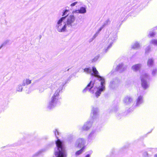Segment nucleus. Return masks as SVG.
<instances>
[{
	"label": "nucleus",
	"instance_id": "f257e3e1",
	"mask_svg": "<svg viewBox=\"0 0 157 157\" xmlns=\"http://www.w3.org/2000/svg\"><path fill=\"white\" fill-rule=\"evenodd\" d=\"M84 71L90 74L93 78L92 80L90 81L83 90V92L85 93L88 90L90 93H94L96 91L95 95L96 97L98 98L101 93L105 90V79L98 74L99 73L95 67H93L92 70L89 68H86L84 69Z\"/></svg>",
	"mask_w": 157,
	"mask_h": 157
},
{
	"label": "nucleus",
	"instance_id": "f03ea898",
	"mask_svg": "<svg viewBox=\"0 0 157 157\" xmlns=\"http://www.w3.org/2000/svg\"><path fill=\"white\" fill-rule=\"evenodd\" d=\"M56 137L57 140L56 141L57 147L55 149V154L56 157H66L65 148L63 142L59 139L56 135V133L59 135V132L57 130H55L54 132Z\"/></svg>",
	"mask_w": 157,
	"mask_h": 157
},
{
	"label": "nucleus",
	"instance_id": "7ed1b4c3",
	"mask_svg": "<svg viewBox=\"0 0 157 157\" xmlns=\"http://www.w3.org/2000/svg\"><path fill=\"white\" fill-rule=\"evenodd\" d=\"M63 86V85L59 88L49 101L48 108L49 109L53 108L56 105L59 97V93L62 91Z\"/></svg>",
	"mask_w": 157,
	"mask_h": 157
},
{
	"label": "nucleus",
	"instance_id": "20e7f679",
	"mask_svg": "<svg viewBox=\"0 0 157 157\" xmlns=\"http://www.w3.org/2000/svg\"><path fill=\"white\" fill-rule=\"evenodd\" d=\"M64 19V17H62L57 21L55 27L59 32L63 33L67 31L66 28L68 26L63 21Z\"/></svg>",
	"mask_w": 157,
	"mask_h": 157
},
{
	"label": "nucleus",
	"instance_id": "39448f33",
	"mask_svg": "<svg viewBox=\"0 0 157 157\" xmlns=\"http://www.w3.org/2000/svg\"><path fill=\"white\" fill-rule=\"evenodd\" d=\"M149 76L147 74H144L141 76L142 86L144 89H146L149 87L147 80L149 79Z\"/></svg>",
	"mask_w": 157,
	"mask_h": 157
},
{
	"label": "nucleus",
	"instance_id": "423d86ee",
	"mask_svg": "<svg viewBox=\"0 0 157 157\" xmlns=\"http://www.w3.org/2000/svg\"><path fill=\"white\" fill-rule=\"evenodd\" d=\"M74 14H72L66 17H64V21L68 27H72V24L75 21V17Z\"/></svg>",
	"mask_w": 157,
	"mask_h": 157
},
{
	"label": "nucleus",
	"instance_id": "0eeeda50",
	"mask_svg": "<svg viewBox=\"0 0 157 157\" xmlns=\"http://www.w3.org/2000/svg\"><path fill=\"white\" fill-rule=\"evenodd\" d=\"M119 83V81L117 79H113L110 82L109 87L112 89H116L118 86Z\"/></svg>",
	"mask_w": 157,
	"mask_h": 157
},
{
	"label": "nucleus",
	"instance_id": "6e6552de",
	"mask_svg": "<svg viewBox=\"0 0 157 157\" xmlns=\"http://www.w3.org/2000/svg\"><path fill=\"white\" fill-rule=\"evenodd\" d=\"M133 99L130 96H125L123 99V102L125 105H128L133 102Z\"/></svg>",
	"mask_w": 157,
	"mask_h": 157
},
{
	"label": "nucleus",
	"instance_id": "1a4fd4ad",
	"mask_svg": "<svg viewBox=\"0 0 157 157\" xmlns=\"http://www.w3.org/2000/svg\"><path fill=\"white\" fill-rule=\"evenodd\" d=\"M85 141L83 138H79L76 141L75 144V146L77 147H81L84 146Z\"/></svg>",
	"mask_w": 157,
	"mask_h": 157
},
{
	"label": "nucleus",
	"instance_id": "9d476101",
	"mask_svg": "<svg viewBox=\"0 0 157 157\" xmlns=\"http://www.w3.org/2000/svg\"><path fill=\"white\" fill-rule=\"evenodd\" d=\"M86 10L85 7H81L80 9L78 10H76L73 11L72 12V14L75 13H81L84 14L86 13Z\"/></svg>",
	"mask_w": 157,
	"mask_h": 157
},
{
	"label": "nucleus",
	"instance_id": "9b49d317",
	"mask_svg": "<svg viewBox=\"0 0 157 157\" xmlns=\"http://www.w3.org/2000/svg\"><path fill=\"white\" fill-rule=\"evenodd\" d=\"M92 122L91 121L87 122L85 123L82 128V129L84 130H87L91 127Z\"/></svg>",
	"mask_w": 157,
	"mask_h": 157
},
{
	"label": "nucleus",
	"instance_id": "f8f14e48",
	"mask_svg": "<svg viewBox=\"0 0 157 157\" xmlns=\"http://www.w3.org/2000/svg\"><path fill=\"white\" fill-rule=\"evenodd\" d=\"M114 38L113 39H109V45L107 48H105V52H106L108 51V50L111 47L114 41Z\"/></svg>",
	"mask_w": 157,
	"mask_h": 157
},
{
	"label": "nucleus",
	"instance_id": "ddd939ff",
	"mask_svg": "<svg viewBox=\"0 0 157 157\" xmlns=\"http://www.w3.org/2000/svg\"><path fill=\"white\" fill-rule=\"evenodd\" d=\"M98 108L94 107H93L92 108V113L91 116V114L93 115V116H92L93 119H94L96 118V116L98 115Z\"/></svg>",
	"mask_w": 157,
	"mask_h": 157
},
{
	"label": "nucleus",
	"instance_id": "4468645a",
	"mask_svg": "<svg viewBox=\"0 0 157 157\" xmlns=\"http://www.w3.org/2000/svg\"><path fill=\"white\" fill-rule=\"evenodd\" d=\"M143 102V97L140 96L138 97V98L136 100V106H139L140 104L142 103Z\"/></svg>",
	"mask_w": 157,
	"mask_h": 157
},
{
	"label": "nucleus",
	"instance_id": "2eb2a0df",
	"mask_svg": "<svg viewBox=\"0 0 157 157\" xmlns=\"http://www.w3.org/2000/svg\"><path fill=\"white\" fill-rule=\"evenodd\" d=\"M124 67L122 63L119 64L117 65L116 68V70L120 72H122L124 70Z\"/></svg>",
	"mask_w": 157,
	"mask_h": 157
},
{
	"label": "nucleus",
	"instance_id": "dca6fc26",
	"mask_svg": "<svg viewBox=\"0 0 157 157\" xmlns=\"http://www.w3.org/2000/svg\"><path fill=\"white\" fill-rule=\"evenodd\" d=\"M142 67V65L140 64H137L134 65H133L132 67V69L135 71H139L141 67Z\"/></svg>",
	"mask_w": 157,
	"mask_h": 157
},
{
	"label": "nucleus",
	"instance_id": "f3484780",
	"mask_svg": "<svg viewBox=\"0 0 157 157\" xmlns=\"http://www.w3.org/2000/svg\"><path fill=\"white\" fill-rule=\"evenodd\" d=\"M31 83V80L28 79L26 78L25 79H24L22 83V85L24 86L26 85H28Z\"/></svg>",
	"mask_w": 157,
	"mask_h": 157
},
{
	"label": "nucleus",
	"instance_id": "a211bd4d",
	"mask_svg": "<svg viewBox=\"0 0 157 157\" xmlns=\"http://www.w3.org/2000/svg\"><path fill=\"white\" fill-rule=\"evenodd\" d=\"M154 60L153 59L150 58L149 59L147 62V66L149 67L152 66L154 63Z\"/></svg>",
	"mask_w": 157,
	"mask_h": 157
},
{
	"label": "nucleus",
	"instance_id": "6ab92c4d",
	"mask_svg": "<svg viewBox=\"0 0 157 157\" xmlns=\"http://www.w3.org/2000/svg\"><path fill=\"white\" fill-rule=\"evenodd\" d=\"M140 47V44L137 42H135L133 45H132V48L134 49H137Z\"/></svg>",
	"mask_w": 157,
	"mask_h": 157
},
{
	"label": "nucleus",
	"instance_id": "aec40b11",
	"mask_svg": "<svg viewBox=\"0 0 157 157\" xmlns=\"http://www.w3.org/2000/svg\"><path fill=\"white\" fill-rule=\"evenodd\" d=\"M69 11V10H64L62 14V17H66L68 16L69 15L67 14V13H68Z\"/></svg>",
	"mask_w": 157,
	"mask_h": 157
},
{
	"label": "nucleus",
	"instance_id": "412c9836",
	"mask_svg": "<svg viewBox=\"0 0 157 157\" xmlns=\"http://www.w3.org/2000/svg\"><path fill=\"white\" fill-rule=\"evenodd\" d=\"M23 86L22 85V83L19 84L17 86L16 88V90L17 91L21 92L22 91L23 88L22 86Z\"/></svg>",
	"mask_w": 157,
	"mask_h": 157
},
{
	"label": "nucleus",
	"instance_id": "4be33fe9",
	"mask_svg": "<svg viewBox=\"0 0 157 157\" xmlns=\"http://www.w3.org/2000/svg\"><path fill=\"white\" fill-rule=\"evenodd\" d=\"M84 147H82V148L81 149L77 151L76 152V153H75L76 155H79L81 154L84 151Z\"/></svg>",
	"mask_w": 157,
	"mask_h": 157
},
{
	"label": "nucleus",
	"instance_id": "5701e85b",
	"mask_svg": "<svg viewBox=\"0 0 157 157\" xmlns=\"http://www.w3.org/2000/svg\"><path fill=\"white\" fill-rule=\"evenodd\" d=\"M95 136L94 132V131H92L90 134L88 136V139H91L93 137H94Z\"/></svg>",
	"mask_w": 157,
	"mask_h": 157
},
{
	"label": "nucleus",
	"instance_id": "b1692460",
	"mask_svg": "<svg viewBox=\"0 0 157 157\" xmlns=\"http://www.w3.org/2000/svg\"><path fill=\"white\" fill-rule=\"evenodd\" d=\"M152 75L153 76H157V69H153L152 71Z\"/></svg>",
	"mask_w": 157,
	"mask_h": 157
},
{
	"label": "nucleus",
	"instance_id": "393cba45",
	"mask_svg": "<svg viewBox=\"0 0 157 157\" xmlns=\"http://www.w3.org/2000/svg\"><path fill=\"white\" fill-rule=\"evenodd\" d=\"M110 21L109 19L107 20L102 25L103 26L105 27L106 25H108L110 24Z\"/></svg>",
	"mask_w": 157,
	"mask_h": 157
},
{
	"label": "nucleus",
	"instance_id": "a878e982",
	"mask_svg": "<svg viewBox=\"0 0 157 157\" xmlns=\"http://www.w3.org/2000/svg\"><path fill=\"white\" fill-rule=\"evenodd\" d=\"M151 42L153 44L157 46V40L155 39L152 40Z\"/></svg>",
	"mask_w": 157,
	"mask_h": 157
},
{
	"label": "nucleus",
	"instance_id": "bb28decb",
	"mask_svg": "<svg viewBox=\"0 0 157 157\" xmlns=\"http://www.w3.org/2000/svg\"><path fill=\"white\" fill-rule=\"evenodd\" d=\"M98 34L99 33H98L96 32V33L94 35V36H93L92 38H91V40L90 41V42L92 41L94 39H95L96 38V37L98 35Z\"/></svg>",
	"mask_w": 157,
	"mask_h": 157
},
{
	"label": "nucleus",
	"instance_id": "cd10ccee",
	"mask_svg": "<svg viewBox=\"0 0 157 157\" xmlns=\"http://www.w3.org/2000/svg\"><path fill=\"white\" fill-rule=\"evenodd\" d=\"M99 57V56H96L92 60V62H96L98 59Z\"/></svg>",
	"mask_w": 157,
	"mask_h": 157
},
{
	"label": "nucleus",
	"instance_id": "c85d7f7f",
	"mask_svg": "<svg viewBox=\"0 0 157 157\" xmlns=\"http://www.w3.org/2000/svg\"><path fill=\"white\" fill-rule=\"evenodd\" d=\"M45 151V149H42V150H40V151H38L37 152L36 154H35V155H36V156H37L38 155H39V154H40V153H41L42 152Z\"/></svg>",
	"mask_w": 157,
	"mask_h": 157
},
{
	"label": "nucleus",
	"instance_id": "c756f323",
	"mask_svg": "<svg viewBox=\"0 0 157 157\" xmlns=\"http://www.w3.org/2000/svg\"><path fill=\"white\" fill-rule=\"evenodd\" d=\"M143 155L144 157H149V155L146 151L144 152L143 154Z\"/></svg>",
	"mask_w": 157,
	"mask_h": 157
},
{
	"label": "nucleus",
	"instance_id": "7c9ffc66",
	"mask_svg": "<svg viewBox=\"0 0 157 157\" xmlns=\"http://www.w3.org/2000/svg\"><path fill=\"white\" fill-rule=\"evenodd\" d=\"M155 33H154V32H150L149 35L151 37H153L154 35H155Z\"/></svg>",
	"mask_w": 157,
	"mask_h": 157
},
{
	"label": "nucleus",
	"instance_id": "2f4dec72",
	"mask_svg": "<svg viewBox=\"0 0 157 157\" xmlns=\"http://www.w3.org/2000/svg\"><path fill=\"white\" fill-rule=\"evenodd\" d=\"M77 3H78L77 2H74L71 4L70 5V6L71 7L74 6H75Z\"/></svg>",
	"mask_w": 157,
	"mask_h": 157
},
{
	"label": "nucleus",
	"instance_id": "473e14b6",
	"mask_svg": "<svg viewBox=\"0 0 157 157\" xmlns=\"http://www.w3.org/2000/svg\"><path fill=\"white\" fill-rule=\"evenodd\" d=\"M104 26H103V25H102L99 29L98 31L97 32L98 33H100V32L101 30L104 27Z\"/></svg>",
	"mask_w": 157,
	"mask_h": 157
},
{
	"label": "nucleus",
	"instance_id": "72a5a7b5",
	"mask_svg": "<svg viewBox=\"0 0 157 157\" xmlns=\"http://www.w3.org/2000/svg\"><path fill=\"white\" fill-rule=\"evenodd\" d=\"M7 42L6 41V42L4 43L3 44H2L1 46H0V49L2 48V47L5 44H6Z\"/></svg>",
	"mask_w": 157,
	"mask_h": 157
},
{
	"label": "nucleus",
	"instance_id": "f704fd0d",
	"mask_svg": "<svg viewBox=\"0 0 157 157\" xmlns=\"http://www.w3.org/2000/svg\"><path fill=\"white\" fill-rule=\"evenodd\" d=\"M43 91H44V89L43 88H41V89L39 90V92H43Z\"/></svg>",
	"mask_w": 157,
	"mask_h": 157
},
{
	"label": "nucleus",
	"instance_id": "c9c22d12",
	"mask_svg": "<svg viewBox=\"0 0 157 157\" xmlns=\"http://www.w3.org/2000/svg\"><path fill=\"white\" fill-rule=\"evenodd\" d=\"M147 49H148V50H147V49L146 50V52H148V49H149L150 48H149V47H147Z\"/></svg>",
	"mask_w": 157,
	"mask_h": 157
},
{
	"label": "nucleus",
	"instance_id": "e433bc0d",
	"mask_svg": "<svg viewBox=\"0 0 157 157\" xmlns=\"http://www.w3.org/2000/svg\"><path fill=\"white\" fill-rule=\"evenodd\" d=\"M120 114V113H117V117H118V118H119V117H118V116H119V115Z\"/></svg>",
	"mask_w": 157,
	"mask_h": 157
},
{
	"label": "nucleus",
	"instance_id": "4c0bfd02",
	"mask_svg": "<svg viewBox=\"0 0 157 157\" xmlns=\"http://www.w3.org/2000/svg\"><path fill=\"white\" fill-rule=\"evenodd\" d=\"M90 155L89 154H87L86 155L85 157H90Z\"/></svg>",
	"mask_w": 157,
	"mask_h": 157
},
{
	"label": "nucleus",
	"instance_id": "58836bf2",
	"mask_svg": "<svg viewBox=\"0 0 157 157\" xmlns=\"http://www.w3.org/2000/svg\"><path fill=\"white\" fill-rule=\"evenodd\" d=\"M154 157H157V154H155V155Z\"/></svg>",
	"mask_w": 157,
	"mask_h": 157
},
{
	"label": "nucleus",
	"instance_id": "ea45409f",
	"mask_svg": "<svg viewBox=\"0 0 157 157\" xmlns=\"http://www.w3.org/2000/svg\"><path fill=\"white\" fill-rule=\"evenodd\" d=\"M69 69H70L69 68L68 69H67V71H68L69 70Z\"/></svg>",
	"mask_w": 157,
	"mask_h": 157
},
{
	"label": "nucleus",
	"instance_id": "a19ab883",
	"mask_svg": "<svg viewBox=\"0 0 157 157\" xmlns=\"http://www.w3.org/2000/svg\"><path fill=\"white\" fill-rule=\"evenodd\" d=\"M41 36H40V38H41Z\"/></svg>",
	"mask_w": 157,
	"mask_h": 157
},
{
	"label": "nucleus",
	"instance_id": "79ce46f5",
	"mask_svg": "<svg viewBox=\"0 0 157 157\" xmlns=\"http://www.w3.org/2000/svg\"><path fill=\"white\" fill-rule=\"evenodd\" d=\"M41 36H40V38H41Z\"/></svg>",
	"mask_w": 157,
	"mask_h": 157
},
{
	"label": "nucleus",
	"instance_id": "37998d69",
	"mask_svg": "<svg viewBox=\"0 0 157 157\" xmlns=\"http://www.w3.org/2000/svg\"><path fill=\"white\" fill-rule=\"evenodd\" d=\"M155 28H157V26Z\"/></svg>",
	"mask_w": 157,
	"mask_h": 157
}]
</instances>
